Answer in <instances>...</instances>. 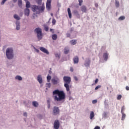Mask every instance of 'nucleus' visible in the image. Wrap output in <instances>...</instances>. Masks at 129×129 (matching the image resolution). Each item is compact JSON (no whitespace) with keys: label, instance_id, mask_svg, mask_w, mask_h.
<instances>
[{"label":"nucleus","instance_id":"f3484780","mask_svg":"<svg viewBox=\"0 0 129 129\" xmlns=\"http://www.w3.org/2000/svg\"><path fill=\"white\" fill-rule=\"evenodd\" d=\"M20 28V23L19 22H16V29L19 30Z\"/></svg>","mask_w":129,"mask_h":129},{"label":"nucleus","instance_id":"4468645a","mask_svg":"<svg viewBox=\"0 0 129 129\" xmlns=\"http://www.w3.org/2000/svg\"><path fill=\"white\" fill-rule=\"evenodd\" d=\"M24 13L26 16H29V13H30V10L28 8H26L24 11Z\"/></svg>","mask_w":129,"mask_h":129},{"label":"nucleus","instance_id":"5fc2aeb1","mask_svg":"<svg viewBox=\"0 0 129 129\" xmlns=\"http://www.w3.org/2000/svg\"><path fill=\"white\" fill-rule=\"evenodd\" d=\"M48 104V105H47L48 108H50V104Z\"/></svg>","mask_w":129,"mask_h":129},{"label":"nucleus","instance_id":"f03ea898","mask_svg":"<svg viewBox=\"0 0 129 129\" xmlns=\"http://www.w3.org/2000/svg\"><path fill=\"white\" fill-rule=\"evenodd\" d=\"M44 9L45 6L44 4H43L41 7L36 5H33L32 6V10L33 12H36V14H38L44 12Z\"/></svg>","mask_w":129,"mask_h":129},{"label":"nucleus","instance_id":"dca6fc26","mask_svg":"<svg viewBox=\"0 0 129 129\" xmlns=\"http://www.w3.org/2000/svg\"><path fill=\"white\" fill-rule=\"evenodd\" d=\"M68 15H69V17L70 19L72 18V13H71V9L70 8H68Z\"/></svg>","mask_w":129,"mask_h":129},{"label":"nucleus","instance_id":"473e14b6","mask_svg":"<svg viewBox=\"0 0 129 129\" xmlns=\"http://www.w3.org/2000/svg\"><path fill=\"white\" fill-rule=\"evenodd\" d=\"M122 97V96L121 95H119L117 97V100H120Z\"/></svg>","mask_w":129,"mask_h":129},{"label":"nucleus","instance_id":"864d4df0","mask_svg":"<svg viewBox=\"0 0 129 129\" xmlns=\"http://www.w3.org/2000/svg\"><path fill=\"white\" fill-rule=\"evenodd\" d=\"M95 7H96V8H97V7H98V5L97 3H95Z\"/></svg>","mask_w":129,"mask_h":129},{"label":"nucleus","instance_id":"f8f14e48","mask_svg":"<svg viewBox=\"0 0 129 129\" xmlns=\"http://www.w3.org/2000/svg\"><path fill=\"white\" fill-rule=\"evenodd\" d=\"M37 80H38L39 83H40V84H41V83H42V78L41 76L40 75H39L38 76Z\"/></svg>","mask_w":129,"mask_h":129},{"label":"nucleus","instance_id":"393cba45","mask_svg":"<svg viewBox=\"0 0 129 129\" xmlns=\"http://www.w3.org/2000/svg\"><path fill=\"white\" fill-rule=\"evenodd\" d=\"M18 5L20 7H21L22 6V0H18Z\"/></svg>","mask_w":129,"mask_h":129},{"label":"nucleus","instance_id":"0eeeda50","mask_svg":"<svg viewBox=\"0 0 129 129\" xmlns=\"http://www.w3.org/2000/svg\"><path fill=\"white\" fill-rule=\"evenodd\" d=\"M60 126V123L58 120L56 119L54 121V129H59Z\"/></svg>","mask_w":129,"mask_h":129},{"label":"nucleus","instance_id":"79ce46f5","mask_svg":"<svg viewBox=\"0 0 129 129\" xmlns=\"http://www.w3.org/2000/svg\"><path fill=\"white\" fill-rule=\"evenodd\" d=\"M55 55L56 57H58V58H59V57H60V54H58V53H55Z\"/></svg>","mask_w":129,"mask_h":129},{"label":"nucleus","instance_id":"72a5a7b5","mask_svg":"<svg viewBox=\"0 0 129 129\" xmlns=\"http://www.w3.org/2000/svg\"><path fill=\"white\" fill-rule=\"evenodd\" d=\"M124 110V106H123L122 107H121V113H124L123 111Z\"/></svg>","mask_w":129,"mask_h":129},{"label":"nucleus","instance_id":"c9c22d12","mask_svg":"<svg viewBox=\"0 0 129 129\" xmlns=\"http://www.w3.org/2000/svg\"><path fill=\"white\" fill-rule=\"evenodd\" d=\"M101 86L100 85H98L95 88V90H97V89H99V88H101Z\"/></svg>","mask_w":129,"mask_h":129},{"label":"nucleus","instance_id":"bf43d9fd","mask_svg":"<svg viewBox=\"0 0 129 129\" xmlns=\"http://www.w3.org/2000/svg\"><path fill=\"white\" fill-rule=\"evenodd\" d=\"M18 0H13V2H14V3H17V1Z\"/></svg>","mask_w":129,"mask_h":129},{"label":"nucleus","instance_id":"052dcab7","mask_svg":"<svg viewBox=\"0 0 129 129\" xmlns=\"http://www.w3.org/2000/svg\"><path fill=\"white\" fill-rule=\"evenodd\" d=\"M51 15H52V14H51Z\"/></svg>","mask_w":129,"mask_h":129},{"label":"nucleus","instance_id":"8fccbe9b","mask_svg":"<svg viewBox=\"0 0 129 129\" xmlns=\"http://www.w3.org/2000/svg\"><path fill=\"white\" fill-rule=\"evenodd\" d=\"M70 36H71V35H70V33H67V36L68 37H70Z\"/></svg>","mask_w":129,"mask_h":129},{"label":"nucleus","instance_id":"39448f33","mask_svg":"<svg viewBox=\"0 0 129 129\" xmlns=\"http://www.w3.org/2000/svg\"><path fill=\"white\" fill-rule=\"evenodd\" d=\"M35 32L37 33V37L39 40H41L42 38V30L40 28H36Z\"/></svg>","mask_w":129,"mask_h":129},{"label":"nucleus","instance_id":"bb28decb","mask_svg":"<svg viewBox=\"0 0 129 129\" xmlns=\"http://www.w3.org/2000/svg\"><path fill=\"white\" fill-rule=\"evenodd\" d=\"M90 60H89L87 62L85 63V66L86 67H88L89 66H90Z\"/></svg>","mask_w":129,"mask_h":129},{"label":"nucleus","instance_id":"1a4fd4ad","mask_svg":"<svg viewBox=\"0 0 129 129\" xmlns=\"http://www.w3.org/2000/svg\"><path fill=\"white\" fill-rule=\"evenodd\" d=\"M52 82L54 85H55L59 82V80L57 78H55L52 79Z\"/></svg>","mask_w":129,"mask_h":129},{"label":"nucleus","instance_id":"a211bd4d","mask_svg":"<svg viewBox=\"0 0 129 129\" xmlns=\"http://www.w3.org/2000/svg\"><path fill=\"white\" fill-rule=\"evenodd\" d=\"M51 37H52V39L53 40H56V39L57 38V35L56 34H53V35H52Z\"/></svg>","mask_w":129,"mask_h":129},{"label":"nucleus","instance_id":"c85d7f7f","mask_svg":"<svg viewBox=\"0 0 129 129\" xmlns=\"http://www.w3.org/2000/svg\"><path fill=\"white\" fill-rule=\"evenodd\" d=\"M115 6L117 8L119 7V2L117 1L116 0L115 1Z\"/></svg>","mask_w":129,"mask_h":129},{"label":"nucleus","instance_id":"5701e85b","mask_svg":"<svg viewBox=\"0 0 129 129\" xmlns=\"http://www.w3.org/2000/svg\"><path fill=\"white\" fill-rule=\"evenodd\" d=\"M14 18L17 20H19L20 19V18L17 14H15L14 15Z\"/></svg>","mask_w":129,"mask_h":129},{"label":"nucleus","instance_id":"a878e982","mask_svg":"<svg viewBox=\"0 0 129 129\" xmlns=\"http://www.w3.org/2000/svg\"><path fill=\"white\" fill-rule=\"evenodd\" d=\"M70 42L72 45H75L77 43L76 40H72L70 41Z\"/></svg>","mask_w":129,"mask_h":129},{"label":"nucleus","instance_id":"b1692460","mask_svg":"<svg viewBox=\"0 0 129 129\" xmlns=\"http://www.w3.org/2000/svg\"><path fill=\"white\" fill-rule=\"evenodd\" d=\"M94 116V113L93 111H91L90 113V119H92L93 117Z\"/></svg>","mask_w":129,"mask_h":129},{"label":"nucleus","instance_id":"a18cd8bd","mask_svg":"<svg viewBox=\"0 0 129 129\" xmlns=\"http://www.w3.org/2000/svg\"><path fill=\"white\" fill-rule=\"evenodd\" d=\"M74 13H75V14L78 15L79 16V14H78V12L77 11H74Z\"/></svg>","mask_w":129,"mask_h":129},{"label":"nucleus","instance_id":"37998d69","mask_svg":"<svg viewBox=\"0 0 129 129\" xmlns=\"http://www.w3.org/2000/svg\"><path fill=\"white\" fill-rule=\"evenodd\" d=\"M73 71H74V69H73V67H71L70 68V72H73Z\"/></svg>","mask_w":129,"mask_h":129},{"label":"nucleus","instance_id":"ddd939ff","mask_svg":"<svg viewBox=\"0 0 129 129\" xmlns=\"http://www.w3.org/2000/svg\"><path fill=\"white\" fill-rule=\"evenodd\" d=\"M74 62V64H78V62H79V57L77 56H76L75 57H74V59H73Z\"/></svg>","mask_w":129,"mask_h":129},{"label":"nucleus","instance_id":"58836bf2","mask_svg":"<svg viewBox=\"0 0 129 129\" xmlns=\"http://www.w3.org/2000/svg\"><path fill=\"white\" fill-rule=\"evenodd\" d=\"M7 1L8 0H3V1L1 3V5H3L4 4H5V3H6V2H7Z\"/></svg>","mask_w":129,"mask_h":129},{"label":"nucleus","instance_id":"2f4dec72","mask_svg":"<svg viewBox=\"0 0 129 129\" xmlns=\"http://www.w3.org/2000/svg\"><path fill=\"white\" fill-rule=\"evenodd\" d=\"M42 0H36L38 5H41Z\"/></svg>","mask_w":129,"mask_h":129},{"label":"nucleus","instance_id":"a19ab883","mask_svg":"<svg viewBox=\"0 0 129 129\" xmlns=\"http://www.w3.org/2000/svg\"><path fill=\"white\" fill-rule=\"evenodd\" d=\"M97 100H94L92 101V104H95V103H97Z\"/></svg>","mask_w":129,"mask_h":129},{"label":"nucleus","instance_id":"c03bdc74","mask_svg":"<svg viewBox=\"0 0 129 129\" xmlns=\"http://www.w3.org/2000/svg\"><path fill=\"white\" fill-rule=\"evenodd\" d=\"M98 82V79H96L95 81V84H97V83Z\"/></svg>","mask_w":129,"mask_h":129},{"label":"nucleus","instance_id":"f704fd0d","mask_svg":"<svg viewBox=\"0 0 129 129\" xmlns=\"http://www.w3.org/2000/svg\"><path fill=\"white\" fill-rule=\"evenodd\" d=\"M44 30L46 31H48V27L47 26H44Z\"/></svg>","mask_w":129,"mask_h":129},{"label":"nucleus","instance_id":"4c0bfd02","mask_svg":"<svg viewBox=\"0 0 129 129\" xmlns=\"http://www.w3.org/2000/svg\"><path fill=\"white\" fill-rule=\"evenodd\" d=\"M55 23H56V21L55 19H52V23L53 25H55Z\"/></svg>","mask_w":129,"mask_h":129},{"label":"nucleus","instance_id":"412c9836","mask_svg":"<svg viewBox=\"0 0 129 129\" xmlns=\"http://www.w3.org/2000/svg\"><path fill=\"white\" fill-rule=\"evenodd\" d=\"M15 79L17 80H19V81H21V80H22V78L21 76H17L16 77Z\"/></svg>","mask_w":129,"mask_h":129},{"label":"nucleus","instance_id":"6e6552de","mask_svg":"<svg viewBox=\"0 0 129 129\" xmlns=\"http://www.w3.org/2000/svg\"><path fill=\"white\" fill-rule=\"evenodd\" d=\"M51 0L47 1L46 8L48 11H49L51 9Z\"/></svg>","mask_w":129,"mask_h":129},{"label":"nucleus","instance_id":"6ab92c4d","mask_svg":"<svg viewBox=\"0 0 129 129\" xmlns=\"http://www.w3.org/2000/svg\"><path fill=\"white\" fill-rule=\"evenodd\" d=\"M69 52V49L68 47H66L64 49V53L68 54Z\"/></svg>","mask_w":129,"mask_h":129},{"label":"nucleus","instance_id":"7c9ffc66","mask_svg":"<svg viewBox=\"0 0 129 129\" xmlns=\"http://www.w3.org/2000/svg\"><path fill=\"white\" fill-rule=\"evenodd\" d=\"M125 19V17L124 16H121L118 18L119 20H123Z\"/></svg>","mask_w":129,"mask_h":129},{"label":"nucleus","instance_id":"de8ad7c7","mask_svg":"<svg viewBox=\"0 0 129 129\" xmlns=\"http://www.w3.org/2000/svg\"><path fill=\"white\" fill-rule=\"evenodd\" d=\"M94 129H100V127L99 126H96Z\"/></svg>","mask_w":129,"mask_h":129},{"label":"nucleus","instance_id":"6e6d98bb","mask_svg":"<svg viewBox=\"0 0 129 129\" xmlns=\"http://www.w3.org/2000/svg\"><path fill=\"white\" fill-rule=\"evenodd\" d=\"M47 84V85H48V87L49 88H50V84L49 83V84Z\"/></svg>","mask_w":129,"mask_h":129},{"label":"nucleus","instance_id":"49530a36","mask_svg":"<svg viewBox=\"0 0 129 129\" xmlns=\"http://www.w3.org/2000/svg\"><path fill=\"white\" fill-rule=\"evenodd\" d=\"M50 31L52 33H53V34L54 33V30H53V29H50Z\"/></svg>","mask_w":129,"mask_h":129},{"label":"nucleus","instance_id":"09e8293b","mask_svg":"<svg viewBox=\"0 0 129 129\" xmlns=\"http://www.w3.org/2000/svg\"><path fill=\"white\" fill-rule=\"evenodd\" d=\"M125 89H126V90H127V91H128L129 90V87L128 86H126V87H125Z\"/></svg>","mask_w":129,"mask_h":129},{"label":"nucleus","instance_id":"9b49d317","mask_svg":"<svg viewBox=\"0 0 129 129\" xmlns=\"http://www.w3.org/2000/svg\"><path fill=\"white\" fill-rule=\"evenodd\" d=\"M103 57L104 58V59L105 61H107L108 58V53L107 52H105L103 53Z\"/></svg>","mask_w":129,"mask_h":129},{"label":"nucleus","instance_id":"7ed1b4c3","mask_svg":"<svg viewBox=\"0 0 129 129\" xmlns=\"http://www.w3.org/2000/svg\"><path fill=\"white\" fill-rule=\"evenodd\" d=\"M63 81L65 83L64 84V87L66 88V90L67 92L70 91V86L69 84L71 83V79L70 77H67L64 76L63 77Z\"/></svg>","mask_w":129,"mask_h":129},{"label":"nucleus","instance_id":"4d7b16f0","mask_svg":"<svg viewBox=\"0 0 129 129\" xmlns=\"http://www.w3.org/2000/svg\"><path fill=\"white\" fill-rule=\"evenodd\" d=\"M47 104H50V100H48L47 101Z\"/></svg>","mask_w":129,"mask_h":129},{"label":"nucleus","instance_id":"ea45409f","mask_svg":"<svg viewBox=\"0 0 129 129\" xmlns=\"http://www.w3.org/2000/svg\"><path fill=\"white\" fill-rule=\"evenodd\" d=\"M7 1L8 0H3V1L1 3V5H3L4 4H5V3H6V2H7Z\"/></svg>","mask_w":129,"mask_h":129},{"label":"nucleus","instance_id":"cd10ccee","mask_svg":"<svg viewBox=\"0 0 129 129\" xmlns=\"http://www.w3.org/2000/svg\"><path fill=\"white\" fill-rule=\"evenodd\" d=\"M125 116H126V115L124 113H122L121 120H124Z\"/></svg>","mask_w":129,"mask_h":129},{"label":"nucleus","instance_id":"c756f323","mask_svg":"<svg viewBox=\"0 0 129 129\" xmlns=\"http://www.w3.org/2000/svg\"><path fill=\"white\" fill-rule=\"evenodd\" d=\"M51 76H48L47 77V82H50V80L51 79Z\"/></svg>","mask_w":129,"mask_h":129},{"label":"nucleus","instance_id":"4be33fe9","mask_svg":"<svg viewBox=\"0 0 129 129\" xmlns=\"http://www.w3.org/2000/svg\"><path fill=\"white\" fill-rule=\"evenodd\" d=\"M26 7L27 8V9L29 8L30 7V4L29 1H27L26 2Z\"/></svg>","mask_w":129,"mask_h":129},{"label":"nucleus","instance_id":"f257e3e1","mask_svg":"<svg viewBox=\"0 0 129 129\" xmlns=\"http://www.w3.org/2000/svg\"><path fill=\"white\" fill-rule=\"evenodd\" d=\"M53 98L54 101H62L66 99V94L63 91L55 90L53 91Z\"/></svg>","mask_w":129,"mask_h":129},{"label":"nucleus","instance_id":"13d9d810","mask_svg":"<svg viewBox=\"0 0 129 129\" xmlns=\"http://www.w3.org/2000/svg\"><path fill=\"white\" fill-rule=\"evenodd\" d=\"M37 52H39V50L36 48L35 49Z\"/></svg>","mask_w":129,"mask_h":129},{"label":"nucleus","instance_id":"20e7f679","mask_svg":"<svg viewBox=\"0 0 129 129\" xmlns=\"http://www.w3.org/2000/svg\"><path fill=\"white\" fill-rule=\"evenodd\" d=\"M6 56L9 60L14 58V50L12 48H8L6 50Z\"/></svg>","mask_w":129,"mask_h":129},{"label":"nucleus","instance_id":"e433bc0d","mask_svg":"<svg viewBox=\"0 0 129 129\" xmlns=\"http://www.w3.org/2000/svg\"><path fill=\"white\" fill-rule=\"evenodd\" d=\"M83 2V0H79V5L81 6L82 5Z\"/></svg>","mask_w":129,"mask_h":129},{"label":"nucleus","instance_id":"9d476101","mask_svg":"<svg viewBox=\"0 0 129 129\" xmlns=\"http://www.w3.org/2000/svg\"><path fill=\"white\" fill-rule=\"evenodd\" d=\"M40 50L42 51L43 52L47 54H49V52L48 51L45 49L44 47H40L39 48Z\"/></svg>","mask_w":129,"mask_h":129},{"label":"nucleus","instance_id":"2eb2a0df","mask_svg":"<svg viewBox=\"0 0 129 129\" xmlns=\"http://www.w3.org/2000/svg\"><path fill=\"white\" fill-rule=\"evenodd\" d=\"M81 11L83 13H86V12H87V8H86V6H83L81 7Z\"/></svg>","mask_w":129,"mask_h":129},{"label":"nucleus","instance_id":"3c124183","mask_svg":"<svg viewBox=\"0 0 129 129\" xmlns=\"http://www.w3.org/2000/svg\"><path fill=\"white\" fill-rule=\"evenodd\" d=\"M74 79L76 81H78V78L77 77H74Z\"/></svg>","mask_w":129,"mask_h":129},{"label":"nucleus","instance_id":"aec40b11","mask_svg":"<svg viewBox=\"0 0 129 129\" xmlns=\"http://www.w3.org/2000/svg\"><path fill=\"white\" fill-rule=\"evenodd\" d=\"M32 104H33V106H34L35 107H37V106L38 105V103L36 101H33L32 102Z\"/></svg>","mask_w":129,"mask_h":129},{"label":"nucleus","instance_id":"423d86ee","mask_svg":"<svg viewBox=\"0 0 129 129\" xmlns=\"http://www.w3.org/2000/svg\"><path fill=\"white\" fill-rule=\"evenodd\" d=\"M60 112L59 108L56 106H54L53 109V114L54 115H57V114H59Z\"/></svg>","mask_w":129,"mask_h":129},{"label":"nucleus","instance_id":"603ef678","mask_svg":"<svg viewBox=\"0 0 129 129\" xmlns=\"http://www.w3.org/2000/svg\"><path fill=\"white\" fill-rule=\"evenodd\" d=\"M23 115H24V116H27V113L26 112L24 113Z\"/></svg>","mask_w":129,"mask_h":129}]
</instances>
